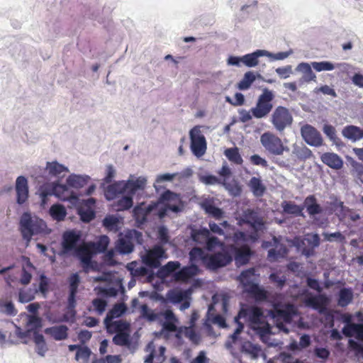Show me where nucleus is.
Wrapping results in <instances>:
<instances>
[{
	"instance_id": "0e129e2a",
	"label": "nucleus",
	"mask_w": 363,
	"mask_h": 363,
	"mask_svg": "<svg viewBox=\"0 0 363 363\" xmlns=\"http://www.w3.org/2000/svg\"><path fill=\"white\" fill-rule=\"evenodd\" d=\"M80 219L84 223H89L95 218V212L90 208H80L78 211Z\"/></svg>"
},
{
	"instance_id": "cd10ccee",
	"label": "nucleus",
	"mask_w": 363,
	"mask_h": 363,
	"mask_svg": "<svg viewBox=\"0 0 363 363\" xmlns=\"http://www.w3.org/2000/svg\"><path fill=\"white\" fill-rule=\"evenodd\" d=\"M244 223L250 225L255 231L264 225L262 219L253 210L247 209L244 213Z\"/></svg>"
},
{
	"instance_id": "7ed1b4c3",
	"label": "nucleus",
	"mask_w": 363,
	"mask_h": 363,
	"mask_svg": "<svg viewBox=\"0 0 363 363\" xmlns=\"http://www.w3.org/2000/svg\"><path fill=\"white\" fill-rule=\"evenodd\" d=\"M141 314L149 321H155L159 320L161 317H164L165 321L162 324L163 329L171 333L177 330L178 319L170 309H167L164 312L155 313L150 309L147 305L143 304L141 306Z\"/></svg>"
},
{
	"instance_id": "bb28decb",
	"label": "nucleus",
	"mask_w": 363,
	"mask_h": 363,
	"mask_svg": "<svg viewBox=\"0 0 363 363\" xmlns=\"http://www.w3.org/2000/svg\"><path fill=\"white\" fill-rule=\"evenodd\" d=\"M51 184V191L56 197L62 201H69L72 196L68 187L65 184L54 182Z\"/></svg>"
},
{
	"instance_id": "4c0bfd02",
	"label": "nucleus",
	"mask_w": 363,
	"mask_h": 363,
	"mask_svg": "<svg viewBox=\"0 0 363 363\" xmlns=\"http://www.w3.org/2000/svg\"><path fill=\"white\" fill-rule=\"evenodd\" d=\"M126 309V306L123 303L115 304L107 313L106 318H104V322H108L113 320L114 318L121 317L123 313H125Z\"/></svg>"
},
{
	"instance_id": "ddd939ff",
	"label": "nucleus",
	"mask_w": 363,
	"mask_h": 363,
	"mask_svg": "<svg viewBox=\"0 0 363 363\" xmlns=\"http://www.w3.org/2000/svg\"><path fill=\"white\" fill-rule=\"evenodd\" d=\"M301 135L307 144L314 147L323 145V138L320 133L312 125L306 124L301 129Z\"/></svg>"
},
{
	"instance_id": "338daca9",
	"label": "nucleus",
	"mask_w": 363,
	"mask_h": 363,
	"mask_svg": "<svg viewBox=\"0 0 363 363\" xmlns=\"http://www.w3.org/2000/svg\"><path fill=\"white\" fill-rule=\"evenodd\" d=\"M69 292L77 293L80 278L77 273L72 274L69 277Z\"/></svg>"
},
{
	"instance_id": "b1692460",
	"label": "nucleus",
	"mask_w": 363,
	"mask_h": 363,
	"mask_svg": "<svg viewBox=\"0 0 363 363\" xmlns=\"http://www.w3.org/2000/svg\"><path fill=\"white\" fill-rule=\"evenodd\" d=\"M104 323L107 333L109 334H116L118 333L123 332V330H129L130 329V324L123 320H112L108 322L104 321Z\"/></svg>"
},
{
	"instance_id": "49530a36",
	"label": "nucleus",
	"mask_w": 363,
	"mask_h": 363,
	"mask_svg": "<svg viewBox=\"0 0 363 363\" xmlns=\"http://www.w3.org/2000/svg\"><path fill=\"white\" fill-rule=\"evenodd\" d=\"M89 177H82L80 175L72 174L67 179V184L68 186L79 189L86 184Z\"/></svg>"
},
{
	"instance_id": "6ab92c4d",
	"label": "nucleus",
	"mask_w": 363,
	"mask_h": 363,
	"mask_svg": "<svg viewBox=\"0 0 363 363\" xmlns=\"http://www.w3.org/2000/svg\"><path fill=\"white\" fill-rule=\"evenodd\" d=\"M16 191L17 203L18 204L24 203L28 198V180L23 176H19L16 182Z\"/></svg>"
},
{
	"instance_id": "864d4df0",
	"label": "nucleus",
	"mask_w": 363,
	"mask_h": 363,
	"mask_svg": "<svg viewBox=\"0 0 363 363\" xmlns=\"http://www.w3.org/2000/svg\"><path fill=\"white\" fill-rule=\"evenodd\" d=\"M26 326L28 331L38 332L42 326V319L37 315H30L28 316Z\"/></svg>"
},
{
	"instance_id": "39448f33",
	"label": "nucleus",
	"mask_w": 363,
	"mask_h": 363,
	"mask_svg": "<svg viewBox=\"0 0 363 363\" xmlns=\"http://www.w3.org/2000/svg\"><path fill=\"white\" fill-rule=\"evenodd\" d=\"M146 179L139 177L135 180H129L126 183H115L108 186V193H111L113 196H116L118 194H124L127 192L128 194L134 195L139 189H144L146 185Z\"/></svg>"
},
{
	"instance_id": "052dcab7",
	"label": "nucleus",
	"mask_w": 363,
	"mask_h": 363,
	"mask_svg": "<svg viewBox=\"0 0 363 363\" xmlns=\"http://www.w3.org/2000/svg\"><path fill=\"white\" fill-rule=\"evenodd\" d=\"M222 184L232 196H238L241 194L242 188L236 181L232 183H227L224 181Z\"/></svg>"
},
{
	"instance_id": "c9c22d12",
	"label": "nucleus",
	"mask_w": 363,
	"mask_h": 363,
	"mask_svg": "<svg viewBox=\"0 0 363 363\" xmlns=\"http://www.w3.org/2000/svg\"><path fill=\"white\" fill-rule=\"evenodd\" d=\"M45 169L48 171L49 175L57 177H60L64 172H69L67 167L60 164L57 161L48 162L46 163Z\"/></svg>"
},
{
	"instance_id": "20e7f679",
	"label": "nucleus",
	"mask_w": 363,
	"mask_h": 363,
	"mask_svg": "<svg viewBox=\"0 0 363 363\" xmlns=\"http://www.w3.org/2000/svg\"><path fill=\"white\" fill-rule=\"evenodd\" d=\"M274 98L273 91L264 88L257 98L255 106L251 108L252 116L258 119L267 117L273 109Z\"/></svg>"
},
{
	"instance_id": "a19ab883",
	"label": "nucleus",
	"mask_w": 363,
	"mask_h": 363,
	"mask_svg": "<svg viewBox=\"0 0 363 363\" xmlns=\"http://www.w3.org/2000/svg\"><path fill=\"white\" fill-rule=\"evenodd\" d=\"M108 302L101 298H96L91 301V305L88 307L89 311H94L98 315H102L107 307Z\"/></svg>"
},
{
	"instance_id": "bf43d9fd",
	"label": "nucleus",
	"mask_w": 363,
	"mask_h": 363,
	"mask_svg": "<svg viewBox=\"0 0 363 363\" xmlns=\"http://www.w3.org/2000/svg\"><path fill=\"white\" fill-rule=\"evenodd\" d=\"M33 290L29 289H20L18 293V301L21 303H28L31 301L35 298V293Z\"/></svg>"
},
{
	"instance_id": "72a5a7b5",
	"label": "nucleus",
	"mask_w": 363,
	"mask_h": 363,
	"mask_svg": "<svg viewBox=\"0 0 363 363\" xmlns=\"http://www.w3.org/2000/svg\"><path fill=\"white\" fill-rule=\"evenodd\" d=\"M208 255L203 249L194 247L189 252V261L195 264L201 262L205 266Z\"/></svg>"
},
{
	"instance_id": "6e6d98bb",
	"label": "nucleus",
	"mask_w": 363,
	"mask_h": 363,
	"mask_svg": "<svg viewBox=\"0 0 363 363\" xmlns=\"http://www.w3.org/2000/svg\"><path fill=\"white\" fill-rule=\"evenodd\" d=\"M209 235L210 231L207 228L193 231L191 233L192 240L199 244H203Z\"/></svg>"
},
{
	"instance_id": "a878e982",
	"label": "nucleus",
	"mask_w": 363,
	"mask_h": 363,
	"mask_svg": "<svg viewBox=\"0 0 363 363\" xmlns=\"http://www.w3.org/2000/svg\"><path fill=\"white\" fill-rule=\"evenodd\" d=\"M350 316H347L345 319L347 324L342 329V333L347 337H352L356 335L357 338L359 340L363 332V323H350Z\"/></svg>"
},
{
	"instance_id": "f704fd0d",
	"label": "nucleus",
	"mask_w": 363,
	"mask_h": 363,
	"mask_svg": "<svg viewBox=\"0 0 363 363\" xmlns=\"http://www.w3.org/2000/svg\"><path fill=\"white\" fill-rule=\"evenodd\" d=\"M248 294L251 295L256 301H263L267 298V291L261 288L257 284H252L246 289Z\"/></svg>"
},
{
	"instance_id": "423d86ee",
	"label": "nucleus",
	"mask_w": 363,
	"mask_h": 363,
	"mask_svg": "<svg viewBox=\"0 0 363 363\" xmlns=\"http://www.w3.org/2000/svg\"><path fill=\"white\" fill-rule=\"evenodd\" d=\"M270 122L277 131L282 132L286 127L291 125L293 117L287 108L279 106L272 113Z\"/></svg>"
},
{
	"instance_id": "4d7b16f0",
	"label": "nucleus",
	"mask_w": 363,
	"mask_h": 363,
	"mask_svg": "<svg viewBox=\"0 0 363 363\" xmlns=\"http://www.w3.org/2000/svg\"><path fill=\"white\" fill-rule=\"evenodd\" d=\"M0 311L11 316L16 315L18 312L12 301L2 300L0 301Z\"/></svg>"
},
{
	"instance_id": "4468645a",
	"label": "nucleus",
	"mask_w": 363,
	"mask_h": 363,
	"mask_svg": "<svg viewBox=\"0 0 363 363\" xmlns=\"http://www.w3.org/2000/svg\"><path fill=\"white\" fill-rule=\"evenodd\" d=\"M76 253L81 262V266L85 273L94 269L92 259V252L88 245H82L76 249Z\"/></svg>"
},
{
	"instance_id": "9b49d317",
	"label": "nucleus",
	"mask_w": 363,
	"mask_h": 363,
	"mask_svg": "<svg viewBox=\"0 0 363 363\" xmlns=\"http://www.w3.org/2000/svg\"><path fill=\"white\" fill-rule=\"evenodd\" d=\"M191 149L196 157L203 156L206 150L205 137L201 134L199 129L194 128L190 131Z\"/></svg>"
},
{
	"instance_id": "8fccbe9b",
	"label": "nucleus",
	"mask_w": 363,
	"mask_h": 363,
	"mask_svg": "<svg viewBox=\"0 0 363 363\" xmlns=\"http://www.w3.org/2000/svg\"><path fill=\"white\" fill-rule=\"evenodd\" d=\"M255 79L256 76L252 72H247L244 74L243 78L238 82V88L240 90H247L251 86Z\"/></svg>"
},
{
	"instance_id": "a18cd8bd",
	"label": "nucleus",
	"mask_w": 363,
	"mask_h": 363,
	"mask_svg": "<svg viewBox=\"0 0 363 363\" xmlns=\"http://www.w3.org/2000/svg\"><path fill=\"white\" fill-rule=\"evenodd\" d=\"M353 294L350 289L343 288L339 292L337 303L341 307H345L351 303Z\"/></svg>"
},
{
	"instance_id": "13d9d810",
	"label": "nucleus",
	"mask_w": 363,
	"mask_h": 363,
	"mask_svg": "<svg viewBox=\"0 0 363 363\" xmlns=\"http://www.w3.org/2000/svg\"><path fill=\"white\" fill-rule=\"evenodd\" d=\"M39 194L41 198V205L45 206L48 203V197L49 196L53 195L51 191V184H45L40 186L39 188Z\"/></svg>"
},
{
	"instance_id": "aec40b11",
	"label": "nucleus",
	"mask_w": 363,
	"mask_h": 363,
	"mask_svg": "<svg viewBox=\"0 0 363 363\" xmlns=\"http://www.w3.org/2000/svg\"><path fill=\"white\" fill-rule=\"evenodd\" d=\"M306 304L317 310L320 313H325L327 310L328 298L325 295L311 296L306 299Z\"/></svg>"
},
{
	"instance_id": "1a4fd4ad",
	"label": "nucleus",
	"mask_w": 363,
	"mask_h": 363,
	"mask_svg": "<svg viewBox=\"0 0 363 363\" xmlns=\"http://www.w3.org/2000/svg\"><path fill=\"white\" fill-rule=\"evenodd\" d=\"M232 257L228 254L227 247L222 251L213 255H208L205 267L210 270H216L229 264Z\"/></svg>"
},
{
	"instance_id": "58836bf2",
	"label": "nucleus",
	"mask_w": 363,
	"mask_h": 363,
	"mask_svg": "<svg viewBox=\"0 0 363 363\" xmlns=\"http://www.w3.org/2000/svg\"><path fill=\"white\" fill-rule=\"evenodd\" d=\"M33 341L35 344L36 352L40 356L44 357L48 348L43 335L38 332L33 333Z\"/></svg>"
},
{
	"instance_id": "7c9ffc66",
	"label": "nucleus",
	"mask_w": 363,
	"mask_h": 363,
	"mask_svg": "<svg viewBox=\"0 0 363 363\" xmlns=\"http://www.w3.org/2000/svg\"><path fill=\"white\" fill-rule=\"evenodd\" d=\"M342 133L345 138L354 142L363 138V130L352 125L345 126Z\"/></svg>"
},
{
	"instance_id": "e2e57ef3",
	"label": "nucleus",
	"mask_w": 363,
	"mask_h": 363,
	"mask_svg": "<svg viewBox=\"0 0 363 363\" xmlns=\"http://www.w3.org/2000/svg\"><path fill=\"white\" fill-rule=\"evenodd\" d=\"M269 279L279 289L285 286L286 281V277L284 275L280 276L278 273H272Z\"/></svg>"
},
{
	"instance_id": "f03ea898",
	"label": "nucleus",
	"mask_w": 363,
	"mask_h": 363,
	"mask_svg": "<svg viewBox=\"0 0 363 363\" xmlns=\"http://www.w3.org/2000/svg\"><path fill=\"white\" fill-rule=\"evenodd\" d=\"M273 308L269 311L268 315L274 320L277 328L289 333V330L285 327V323L291 322L293 316L296 313L295 308L292 304H282L280 302L274 303Z\"/></svg>"
},
{
	"instance_id": "6e6552de",
	"label": "nucleus",
	"mask_w": 363,
	"mask_h": 363,
	"mask_svg": "<svg viewBox=\"0 0 363 363\" xmlns=\"http://www.w3.org/2000/svg\"><path fill=\"white\" fill-rule=\"evenodd\" d=\"M263 312L262 308L255 306L243 305L238 315L235 317V321L244 319L245 321L252 324L259 325L262 323Z\"/></svg>"
},
{
	"instance_id": "9d476101",
	"label": "nucleus",
	"mask_w": 363,
	"mask_h": 363,
	"mask_svg": "<svg viewBox=\"0 0 363 363\" xmlns=\"http://www.w3.org/2000/svg\"><path fill=\"white\" fill-rule=\"evenodd\" d=\"M228 254L235 259L238 265H245L247 264L253 254V252L247 245H242L240 247H236L235 245L227 246Z\"/></svg>"
},
{
	"instance_id": "e433bc0d",
	"label": "nucleus",
	"mask_w": 363,
	"mask_h": 363,
	"mask_svg": "<svg viewBox=\"0 0 363 363\" xmlns=\"http://www.w3.org/2000/svg\"><path fill=\"white\" fill-rule=\"evenodd\" d=\"M292 155L300 161H305L313 155L312 151L305 145H295L292 150Z\"/></svg>"
},
{
	"instance_id": "a211bd4d",
	"label": "nucleus",
	"mask_w": 363,
	"mask_h": 363,
	"mask_svg": "<svg viewBox=\"0 0 363 363\" xmlns=\"http://www.w3.org/2000/svg\"><path fill=\"white\" fill-rule=\"evenodd\" d=\"M199 272L198 266L191 264L189 266L182 267L173 274V278L177 281H187L189 279L197 275Z\"/></svg>"
},
{
	"instance_id": "0eeeda50",
	"label": "nucleus",
	"mask_w": 363,
	"mask_h": 363,
	"mask_svg": "<svg viewBox=\"0 0 363 363\" xmlns=\"http://www.w3.org/2000/svg\"><path fill=\"white\" fill-rule=\"evenodd\" d=\"M260 142L264 149L274 155H281L286 150L281 140L270 132L263 133L260 137Z\"/></svg>"
},
{
	"instance_id": "4be33fe9",
	"label": "nucleus",
	"mask_w": 363,
	"mask_h": 363,
	"mask_svg": "<svg viewBox=\"0 0 363 363\" xmlns=\"http://www.w3.org/2000/svg\"><path fill=\"white\" fill-rule=\"evenodd\" d=\"M69 328L65 325H55L45 329V333L50 335L55 340H64L68 337Z\"/></svg>"
},
{
	"instance_id": "c85d7f7f",
	"label": "nucleus",
	"mask_w": 363,
	"mask_h": 363,
	"mask_svg": "<svg viewBox=\"0 0 363 363\" xmlns=\"http://www.w3.org/2000/svg\"><path fill=\"white\" fill-rule=\"evenodd\" d=\"M304 240L307 242L308 246L303 248V253L307 257L313 255L315 248L320 245L319 235L317 233H308Z\"/></svg>"
},
{
	"instance_id": "f3484780",
	"label": "nucleus",
	"mask_w": 363,
	"mask_h": 363,
	"mask_svg": "<svg viewBox=\"0 0 363 363\" xmlns=\"http://www.w3.org/2000/svg\"><path fill=\"white\" fill-rule=\"evenodd\" d=\"M159 202L167 206L169 211L177 213L180 211L179 204L180 203V198L176 193L167 190L164 191L159 198Z\"/></svg>"
},
{
	"instance_id": "2f4dec72",
	"label": "nucleus",
	"mask_w": 363,
	"mask_h": 363,
	"mask_svg": "<svg viewBox=\"0 0 363 363\" xmlns=\"http://www.w3.org/2000/svg\"><path fill=\"white\" fill-rule=\"evenodd\" d=\"M303 203L310 216H315L321 213L323 211L322 207L317 203V199L314 195L308 196Z\"/></svg>"
},
{
	"instance_id": "c03bdc74",
	"label": "nucleus",
	"mask_w": 363,
	"mask_h": 363,
	"mask_svg": "<svg viewBox=\"0 0 363 363\" xmlns=\"http://www.w3.org/2000/svg\"><path fill=\"white\" fill-rule=\"evenodd\" d=\"M50 214L54 220L62 221L65 218L67 211L64 206L54 204L50 208Z\"/></svg>"
},
{
	"instance_id": "f257e3e1",
	"label": "nucleus",
	"mask_w": 363,
	"mask_h": 363,
	"mask_svg": "<svg viewBox=\"0 0 363 363\" xmlns=\"http://www.w3.org/2000/svg\"><path fill=\"white\" fill-rule=\"evenodd\" d=\"M19 228L22 237L29 242L33 235L48 234L46 223L41 218L32 216L29 213H23L20 219Z\"/></svg>"
},
{
	"instance_id": "3c124183",
	"label": "nucleus",
	"mask_w": 363,
	"mask_h": 363,
	"mask_svg": "<svg viewBox=\"0 0 363 363\" xmlns=\"http://www.w3.org/2000/svg\"><path fill=\"white\" fill-rule=\"evenodd\" d=\"M225 155L232 162L241 164L243 162V160L239 153L238 147H231L225 150Z\"/></svg>"
},
{
	"instance_id": "5701e85b",
	"label": "nucleus",
	"mask_w": 363,
	"mask_h": 363,
	"mask_svg": "<svg viewBox=\"0 0 363 363\" xmlns=\"http://www.w3.org/2000/svg\"><path fill=\"white\" fill-rule=\"evenodd\" d=\"M269 52L264 50H257L252 53L245 55L242 57V63L248 67H256L259 64V57L269 56Z\"/></svg>"
},
{
	"instance_id": "774afa93",
	"label": "nucleus",
	"mask_w": 363,
	"mask_h": 363,
	"mask_svg": "<svg viewBox=\"0 0 363 363\" xmlns=\"http://www.w3.org/2000/svg\"><path fill=\"white\" fill-rule=\"evenodd\" d=\"M109 244V238L106 235L101 236L99 240L96 243V250L98 252H105Z\"/></svg>"
},
{
	"instance_id": "09e8293b",
	"label": "nucleus",
	"mask_w": 363,
	"mask_h": 363,
	"mask_svg": "<svg viewBox=\"0 0 363 363\" xmlns=\"http://www.w3.org/2000/svg\"><path fill=\"white\" fill-rule=\"evenodd\" d=\"M255 276V269L254 268H250L241 272L239 279L240 283L246 289L250 286L253 282V277Z\"/></svg>"
},
{
	"instance_id": "dca6fc26",
	"label": "nucleus",
	"mask_w": 363,
	"mask_h": 363,
	"mask_svg": "<svg viewBox=\"0 0 363 363\" xmlns=\"http://www.w3.org/2000/svg\"><path fill=\"white\" fill-rule=\"evenodd\" d=\"M81 239V233L75 230L65 231L62 235V247L65 252L77 249V246Z\"/></svg>"
},
{
	"instance_id": "473e14b6",
	"label": "nucleus",
	"mask_w": 363,
	"mask_h": 363,
	"mask_svg": "<svg viewBox=\"0 0 363 363\" xmlns=\"http://www.w3.org/2000/svg\"><path fill=\"white\" fill-rule=\"evenodd\" d=\"M248 186L256 197L262 196L266 191V186L262 183L261 179L258 177H252L249 181Z\"/></svg>"
},
{
	"instance_id": "ea45409f",
	"label": "nucleus",
	"mask_w": 363,
	"mask_h": 363,
	"mask_svg": "<svg viewBox=\"0 0 363 363\" xmlns=\"http://www.w3.org/2000/svg\"><path fill=\"white\" fill-rule=\"evenodd\" d=\"M103 225L108 231L118 232L120 230V220L113 215L106 216L103 220Z\"/></svg>"
},
{
	"instance_id": "2eb2a0df",
	"label": "nucleus",
	"mask_w": 363,
	"mask_h": 363,
	"mask_svg": "<svg viewBox=\"0 0 363 363\" xmlns=\"http://www.w3.org/2000/svg\"><path fill=\"white\" fill-rule=\"evenodd\" d=\"M139 233L135 230L128 232L123 237L119 238L116 244V249L120 254H129L133 251L134 244L133 242V235H138Z\"/></svg>"
},
{
	"instance_id": "de8ad7c7",
	"label": "nucleus",
	"mask_w": 363,
	"mask_h": 363,
	"mask_svg": "<svg viewBox=\"0 0 363 363\" xmlns=\"http://www.w3.org/2000/svg\"><path fill=\"white\" fill-rule=\"evenodd\" d=\"M296 69L303 74V78L306 82L315 81L316 79L315 74L312 71L311 67L308 63H300Z\"/></svg>"
},
{
	"instance_id": "5fc2aeb1",
	"label": "nucleus",
	"mask_w": 363,
	"mask_h": 363,
	"mask_svg": "<svg viewBox=\"0 0 363 363\" xmlns=\"http://www.w3.org/2000/svg\"><path fill=\"white\" fill-rule=\"evenodd\" d=\"M203 209L206 213L211 215L216 220L220 219L223 216V211L218 207H216L212 203H204L203 205Z\"/></svg>"
},
{
	"instance_id": "412c9836",
	"label": "nucleus",
	"mask_w": 363,
	"mask_h": 363,
	"mask_svg": "<svg viewBox=\"0 0 363 363\" xmlns=\"http://www.w3.org/2000/svg\"><path fill=\"white\" fill-rule=\"evenodd\" d=\"M320 160L323 164L333 169H340L343 167L342 159L336 153L325 152L320 156Z\"/></svg>"
},
{
	"instance_id": "c756f323",
	"label": "nucleus",
	"mask_w": 363,
	"mask_h": 363,
	"mask_svg": "<svg viewBox=\"0 0 363 363\" xmlns=\"http://www.w3.org/2000/svg\"><path fill=\"white\" fill-rule=\"evenodd\" d=\"M181 264L178 261H169L164 266L160 267L157 272V276L160 279H166L172 274H174L176 270L179 269Z\"/></svg>"
},
{
	"instance_id": "f8f14e48",
	"label": "nucleus",
	"mask_w": 363,
	"mask_h": 363,
	"mask_svg": "<svg viewBox=\"0 0 363 363\" xmlns=\"http://www.w3.org/2000/svg\"><path fill=\"white\" fill-rule=\"evenodd\" d=\"M162 257H166L165 250L162 246L155 245L147 251L145 256L143 257V262L147 267L156 269L160 266V259Z\"/></svg>"
},
{
	"instance_id": "79ce46f5",
	"label": "nucleus",
	"mask_w": 363,
	"mask_h": 363,
	"mask_svg": "<svg viewBox=\"0 0 363 363\" xmlns=\"http://www.w3.org/2000/svg\"><path fill=\"white\" fill-rule=\"evenodd\" d=\"M283 211L286 214H291L296 216H303V207L296 205L291 201H284L281 204Z\"/></svg>"
},
{
	"instance_id": "680f3d73",
	"label": "nucleus",
	"mask_w": 363,
	"mask_h": 363,
	"mask_svg": "<svg viewBox=\"0 0 363 363\" xmlns=\"http://www.w3.org/2000/svg\"><path fill=\"white\" fill-rule=\"evenodd\" d=\"M311 66L317 72L330 71L335 68L334 65L332 62L328 61L313 62L311 63Z\"/></svg>"
},
{
	"instance_id": "393cba45",
	"label": "nucleus",
	"mask_w": 363,
	"mask_h": 363,
	"mask_svg": "<svg viewBox=\"0 0 363 363\" xmlns=\"http://www.w3.org/2000/svg\"><path fill=\"white\" fill-rule=\"evenodd\" d=\"M177 337H180L184 335L186 337L194 344H199L201 341L199 334L196 331L194 326H182L179 328L177 327Z\"/></svg>"
},
{
	"instance_id": "69168bd1",
	"label": "nucleus",
	"mask_w": 363,
	"mask_h": 363,
	"mask_svg": "<svg viewBox=\"0 0 363 363\" xmlns=\"http://www.w3.org/2000/svg\"><path fill=\"white\" fill-rule=\"evenodd\" d=\"M91 354V351L88 347L81 346L76 352L75 359L78 361L79 359H82L85 363H88Z\"/></svg>"
},
{
	"instance_id": "603ef678",
	"label": "nucleus",
	"mask_w": 363,
	"mask_h": 363,
	"mask_svg": "<svg viewBox=\"0 0 363 363\" xmlns=\"http://www.w3.org/2000/svg\"><path fill=\"white\" fill-rule=\"evenodd\" d=\"M133 195L128 194L122 196L116 202V206L118 211H125L130 208L133 206Z\"/></svg>"
},
{
	"instance_id": "37998d69",
	"label": "nucleus",
	"mask_w": 363,
	"mask_h": 363,
	"mask_svg": "<svg viewBox=\"0 0 363 363\" xmlns=\"http://www.w3.org/2000/svg\"><path fill=\"white\" fill-rule=\"evenodd\" d=\"M130 329L116 333L113 337V342L118 346H129L130 345Z\"/></svg>"
}]
</instances>
